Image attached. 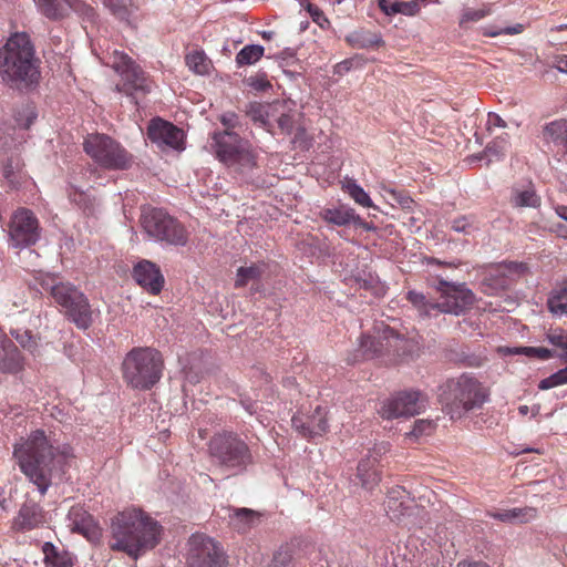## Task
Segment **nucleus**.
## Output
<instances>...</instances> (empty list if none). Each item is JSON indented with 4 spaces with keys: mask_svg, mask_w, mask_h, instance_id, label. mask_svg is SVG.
Segmentation results:
<instances>
[{
    "mask_svg": "<svg viewBox=\"0 0 567 567\" xmlns=\"http://www.w3.org/2000/svg\"><path fill=\"white\" fill-rule=\"evenodd\" d=\"M13 455L20 470L43 495L50 487L53 476L61 477L66 461L73 457V451L66 444L54 446L44 431L35 430L24 442L14 445Z\"/></svg>",
    "mask_w": 567,
    "mask_h": 567,
    "instance_id": "f257e3e1",
    "label": "nucleus"
},
{
    "mask_svg": "<svg viewBox=\"0 0 567 567\" xmlns=\"http://www.w3.org/2000/svg\"><path fill=\"white\" fill-rule=\"evenodd\" d=\"M162 526L137 508L118 513L111 524L112 550L127 554L136 560L159 543Z\"/></svg>",
    "mask_w": 567,
    "mask_h": 567,
    "instance_id": "f03ea898",
    "label": "nucleus"
},
{
    "mask_svg": "<svg viewBox=\"0 0 567 567\" xmlns=\"http://www.w3.org/2000/svg\"><path fill=\"white\" fill-rule=\"evenodd\" d=\"M0 78L10 87L20 91L38 84V60L27 33H14L0 49Z\"/></svg>",
    "mask_w": 567,
    "mask_h": 567,
    "instance_id": "7ed1b4c3",
    "label": "nucleus"
},
{
    "mask_svg": "<svg viewBox=\"0 0 567 567\" xmlns=\"http://www.w3.org/2000/svg\"><path fill=\"white\" fill-rule=\"evenodd\" d=\"M489 399V391L468 373L446 380L437 388V401L452 420H458L470 412L480 410Z\"/></svg>",
    "mask_w": 567,
    "mask_h": 567,
    "instance_id": "20e7f679",
    "label": "nucleus"
},
{
    "mask_svg": "<svg viewBox=\"0 0 567 567\" xmlns=\"http://www.w3.org/2000/svg\"><path fill=\"white\" fill-rule=\"evenodd\" d=\"M208 453L212 464L229 475L245 473L255 462L249 445L230 432L215 434L209 440Z\"/></svg>",
    "mask_w": 567,
    "mask_h": 567,
    "instance_id": "39448f33",
    "label": "nucleus"
},
{
    "mask_svg": "<svg viewBox=\"0 0 567 567\" xmlns=\"http://www.w3.org/2000/svg\"><path fill=\"white\" fill-rule=\"evenodd\" d=\"M123 378L134 389L150 390L161 379L162 354L153 348H133L122 362Z\"/></svg>",
    "mask_w": 567,
    "mask_h": 567,
    "instance_id": "423d86ee",
    "label": "nucleus"
},
{
    "mask_svg": "<svg viewBox=\"0 0 567 567\" xmlns=\"http://www.w3.org/2000/svg\"><path fill=\"white\" fill-rule=\"evenodd\" d=\"M441 262L435 258L427 257V276L437 279V291L441 292V300L434 303L427 301V311L436 309L440 312L460 316L470 309L475 300L474 293L465 284L453 285L449 276L436 274L432 268L439 267Z\"/></svg>",
    "mask_w": 567,
    "mask_h": 567,
    "instance_id": "0eeeda50",
    "label": "nucleus"
},
{
    "mask_svg": "<svg viewBox=\"0 0 567 567\" xmlns=\"http://www.w3.org/2000/svg\"><path fill=\"white\" fill-rule=\"evenodd\" d=\"M83 148L96 164L105 169L124 171L133 163V155L117 141L105 134L87 135Z\"/></svg>",
    "mask_w": 567,
    "mask_h": 567,
    "instance_id": "6e6552de",
    "label": "nucleus"
},
{
    "mask_svg": "<svg viewBox=\"0 0 567 567\" xmlns=\"http://www.w3.org/2000/svg\"><path fill=\"white\" fill-rule=\"evenodd\" d=\"M141 225L150 238L168 245L184 246L187 243L185 228L162 208H142Z\"/></svg>",
    "mask_w": 567,
    "mask_h": 567,
    "instance_id": "1a4fd4ad",
    "label": "nucleus"
},
{
    "mask_svg": "<svg viewBox=\"0 0 567 567\" xmlns=\"http://www.w3.org/2000/svg\"><path fill=\"white\" fill-rule=\"evenodd\" d=\"M50 295L65 310V315L79 329L86 330L93 323V311L87 298L71 284L58 282L49 287Z\"/></svg>",
    "mask_w": 567,
    "mask_h": 567,
    "instance_id": "9d476101",
    "label": "nucleus"
},
{
    "mask_svg": "<svg viewBox=\"0 0 567 567\" xmlns=\"http://www.w3.org/2000/svg\"><path fill=\"white\" fill-rule=\"evenodd\" d=\"M114 70L121 75L122 82L116 84L117 92H123L134 97L135 93L150 92V82L141 66L126 53L114 52Z\"/></svg>",
    "mask_w": 567,
    "mask_h": 567,
    "instance_id": "9b49d317",
    "label": "nucleus"
},
{
    "mask_svg": "<svg viewBox=\"0 0 567 567\" xmlns=\"http://www.w3.org/2000/svg\"><path fill=\"white\" fill-rule=\"evenodd\" d=\"M188 567H226L227 556L213 538L193 535L189 540Z\"/></svg>",
    "mask_w": 567,
    "mask_h": 567,
    "instance_id": "f8f14e48",
    "label": "nucleus"
},
{
    "mask_svg": "<svg viewBox=\"0 0 567 567\" xmlns=\"http://www.w3.org/2000/svg\"><path fill=\"white\" fill-rule=\"evenodd\" d=\"M9 241L16 248L34 245L40 238L39 220L28 208L17 209L8 225Z\"/></svg>",
    "mask_w": 567,
    "mask_h": 567,
    "instance_id": "ddd939ff",
    "label": "nucleus"
},
{
    "mask_svg": "<svg viewBox=\"0 0 567 567\" xmlns=\"http://www.w3.org/2000/svg\"><path fill=\"white\" fill-rule=\"evenodd\" d=\"M383 327L386 324L381 323L373 328V334L363 333L359 338L358 347L351 351L347 357L349 364H355L368 360H380L386 364L389 357V347L386 346L383 336Z\"/></svg>",
    "mask_w": 567,
    "mask_h": 567,
    "instance_id": "4468645a",
    "label": "nucleus"
},
{
    "mask_svg": "<svg viewBox=\"0 0 567 567\" xmlns=\"http://www.w3.org/2000/svg\"><path fill=\"white\" fill-rule=\"evenodd\" d=\"M383 339L389 347L386 364L410 362L420 355V342L414 338H404L391 327H383Z\"/></svg>",
    "mask_w": 567,
    "mask_h": 567,
    "instance_id": "2eb2a0df",
    "label": "nucleus"
},
{
    "mask_svg": "<svg viewBox=\"0 0 567 567\" xmlns=\"http://www.w3.org/2000/svg\"><path fill=\"white\" fill-rule=\"evenodd\" d=\"M420 392L416 391H402L392 398L383 401L380 415L383 419H396L402 416H413L417 413V402L420 400Z\"/></svg>",
    "mask_w": 567,
    "mask_h": 567,
    "instance_id": "dca6fc26",
    "label": "nucleus"
},
{
    "mask_svg": "<svg viewBox=\"0 0 567 567\" xmlns=\"http://www.w3.org/2000/svg\"><path fill=\"white\" fill-rule=\"evenodd\" d=\"M147 137L159 147L167 146L173 150L183 148V130L162 118L151 121L147 127Z\"/></svg>",
    "mask_w": 567,
    "mask_h": 567,
    "instance_id": "f3484780",
    "label": "nucleus"
},
{
    "mask_svg": "<svg viewBox=\"0 0 567 567\" xmlns=\"http://www.w3.org/2000/svg\"><path fill=\"white\" fill-rule=\"evenodd\" d=\"M47 523V513L41 505L32 499H27L13 518L12 528L16 532L25 533L44 527Z\"/></svg>",
    "mask_w": 567,
    "mask_h": 567,
    "instance_id": "a211bd4d",
    "label": "nucleus"
},
{
    "mask_svg": "<svg viewBox=\"0 0 567 567\" xmlns=\"http://www.w3.org/2000/svg\"><path fill=\"white\" fill-rule=\"evenodd\" d=\"M213 141L217 158L227 166L234 163V158L248 144L237 133L229 130L214 133Z\"/></svg>",
    "mask_w": 567,
    "mask_h": 567,
    "instance_id": "6ab92c4d",
    "label": "nucleus"
},
{
    "mask_svg": "<svg viewBox=\"0 0 567 567\" xmlns=\"http://www.w3.org/2000/svg\"><path fill=\"white\" fill-rule=\"evenodd\" d=\"M292 427L303 437L312 439L321 436L328 430L326 412L317 406L312 414H298L291 419Z\"/></svg>",
    "mask_w": 567,
    "mask_h": 567,
    "instance_id": "aec40b11",
    "label": "nucleus"
},
{
    "mask_svg": "<svg viewBox=\"0 0 567 567\" xmlns=\"http://www.w3.org/2000/svg\"><path fill=\"white\" fill-rule=\"evenodd\" d=\"M415 508L405 489L393 488L389 492L385 501V513L391 520L401 523L410 519Z\"/></svg>",
    "mask_w": 567,
    "mask_h": 567,
    "instance_id": "412c9836",
    "label": "nucleus"
},
{
    "mask_svg": "<svg viewBox=\"0 0 567 567\" xmlns=\"http://www.w3.org/2000/svg\"><path fill=\"white\" fill-rule=\"evenodd\" d=\"M68 527L72 533H79L89 540H95L100 537V528L94 522L92 515L82 506H72L68 513Z\"/></svg>",
    "mask_w": 567,
    "mask_h": 567,
    "instance_id": "4be33fe9",
    "label": "nucleus"
},
{
    "mask_svg": "<svg viewBox=\"0 0 567 567\" xmlns=\"http://www.w3.org/2000/svg\"><path fill=\"white\" fill-rule=\"evenodd\" d=\"M133 278L152 295H158L164 286L159 268L152 261H140L133 269Z\"/></svg>",
    "mask_w": 567,
    "mask_h": 567,
    "instance_id": "5701e85b",
    "label": "nucleus"
},
{
    "mask_svg": "<svg viewBox=\"0 0 567 567\" xmlns=\"http://www.w3.org/2000/svg\"><path fill=\"white\" fill-rule=\"evenodd\" d=\"M37 3L40 11L51 20L62 19L71 11L85 14L92 11L81 0H38Z\"/></svg>",
    "mask_w": 567,
    "mask_h": 567,
    "instance_id": "b1692460",
    "label": "nucleus"
},
{
    "mask_svg": "<svg viewBox=\"0 0 567 567\" xmlns=\"http://www.w3.org/2000/svg\"><path fill=\"white\" fill-rule=\"evenodd\" d=\"M23 369V357L11 341L7 340L0 344V371L16 374Z\"/></svg>",
    "mask_w": 567,
    "mask_h": 567,
    "instance_id": "393cba45",
    "label": "nucleus"
},
{
    "mask_svg": "<svg viewBox=\"0 0 567 567\" xmlns=\"http://www.w3.org/2000/svg\"><path fill=\"white\" fill-rule=\"evenodd\" d=\"M42 551L44 554L45 567H73L74 566L73 555L65 549L58 548L51 542H45L43 544Z\"/></svg>",
    "mask_w": 567,
    "mask_h": 567,
    "instance_id": "a878e982",
    "label": "nucleus"
},
{
    "mask_svg": "<svg viewBox=\"0 0 567 567\" xmlns=\"http://www.w3.org/2000/svg\"><path fill=\"white\" fill-rule=\"evenodd\" d=\"M377 462V456L370 455L358 464L357 476L361 482V486L365 489H372L381 480L379 471L374 467Z\"/></svg>",
    "mask_w": 567,
    "mask_h": 567,
    "instance_id": "bb28decb",
    "label": "nucleus"
},
{
    "mask_svg": "<svg viewBox=\"0 0 567 567\" xmlns=\"http://www.w3.org/2000/svg\"><path fill=\"white\" fill-rule=\"evenodd\" d=\"M259 519V513L250 508H235L229 515V524L234 529L240 533H245L251 528Z\"/></svg>",
    "mask_w": 567,
    "mask_h": 567,
    "instance_id": "cd10ccee",
    "label": "nucleus"
},
{
    "mask_svg": "<svg viewBox=\"0 0 567 567\" xmlns=\"http://www.w3.org/2000/svg\"><path fill=\"white\" fill-rule=\"evenodd\" d=\"M104 6L121 21L130 22V18L138 10L134 0H104Z\"/></svg>",
    "mask_w": 567,
    "mask_h": 567,
    "instance_id": "c85d7f7f",
    "label": "nucleus"
},
{
    "mask_svg": "<svg viewBox=\"0 0 567 567\" xmlns=\"http://www.w3.org/2000/svg\"><path fill=\"white\" fill-rule=\"evenodd\" d=\"M321 217L330 224H334L337 226H346L349 224H353L355 212L349 207H338V208H327L320 213Z\"/></svg>",
    "mask_w": 567,
    "mask_h": 567,
    "instance_id": "c756f323",
    "label": "nucleus"
},
{
    "mask_svg": "<svg viewBox=\"0 0 567 567\" xmlns=\"http://www.w3.org/2000/svg\"><path fill=\"white\" fill-rule=\"evenodd\" d=\"M544 140L567 146V121L558 120L546 124L543 128Z\"/></svg>",
    "mask_w": 567,
    "mask_h": 567,
    "instance_id": "7c9ffc66",
    "label": "nucleus"
},
{
    "mask_svg": "<svg viewBox=\"0 0 567 567\" xmlns=\"http://www.w3.org/2000/svg\"><path fill=\"white\" fill-rule=\"evenodd\" d=\"M268 107L269 105L259 102H249L245 106V113L254 123H258L267 132L271 133L272 125L268 121Z\"/></svg>",
    "mask_w": 567,
    "mask_h": 567,
    "instance_id": "2f4dec72",
    "label": "nucleus"
},
{
    "mask_svg": "<svg viewBox=\"0 0 567 567\" xmlns=\"http://www.w3.org/2000/svg\"><path fill=\"white\" fill-rule=\"evenodd\" d=\"M234 159V163L228 165V167L241 175L250 174L257 166L256 155L250 151L248 144Z\"/></svg>",
    "mask_w": 567,
    "mask_h": 567,
    "instance_id": "473e14b6",
    "label": "nucleus"
},
{
    "mask_svg": "<svg viewBox=\"0 0 567 567\" xmlns=\"http://www.w3.org/2000/svg\"><path fill=\"white\" fill-rule=\"evenodd\" d=\"M185 62L190 71L199 75L208 74L212 66V61L202 50H196L186 54Z\"/></svg>",
    "mask_w": 567,
    "mask_h": 567,
    "instance_id": "72a5a7b5",
    "label": "nucleus"
},
{
    "mask_svg": "<svg viewBox=\"0 0 567 567\" xmlns=\"http://www.w3.org/2000/svg\"><path fill=\"white\" fill-rule=\"evenodd\" d=\"M264 272V264H254L249 267H239L236 274L235 287L241 288L245 287L250 281H258L260 280Z\"/></svg>",
    "mask_w": 567,
    "mask_h": 567,
    "instance_id": "f704fd0d",
    "label": "nucleus"
},
{
    "mask_svg": "<svg viewBox=\"0 0 567 567\" xmlns=\"http://www.w3.org/2000/svg\"><path fill=\"white\" fill-rule=\"evenodd\" d=\"M265 49L259 44H249L244 47L236 55L238 66L251 65L259 61L264 55Z\"/></svg>",
    "mask_w": 567,
    "mask_h": 567,
    "instance_id": "c9c22d12",
    "label": "nucleus"
},
{
    "mask_svg": "<svg viewBox=\"0 0 567 567\" xmlns=\"http://www.w3.org/2000/svg\"><path fill=\"white\" fill-rule=\"evenodd\" d=\"M269 567H295V549L290 545L280 546L272 555Z\"/></svg>",
    "mask_w": 567,
    "mask_h": 567,
    "instance_id": "e433bc0d",
    "label": "nucleus"
},
{
    "mask_svg": "<svg viewBox=\"0 0 567 567\" xmlns=\"http://www.w3.org/2000/svg\"><path fill=\"white\" fill-rule=\"evenodd\" d=\"M343 189L350 195V197L359 205L363 207H372V200L365 190L359 186L354 181L348 179L343 184Z\"/></svg>",
    "mask_w": 567,
    "mask_h": 567,
    "instance_id": "4c0bfd02",
    "label": "nucleus"
},
{
    "mask_svg": "<svg viewBox=\"0 0 567 567\" xmlns=\"http://www.w3.org/2000/svg\"><path fill=\"white\" fill-rule=\"evenodd\" d=\"M10 333L23 349L32 354L37 352L38 341L30 330L13 329Z\"/></svg>",
    "mask_w": 567,
    "mask_h": 567,
    "instance_id": "58836bf2",
    "label": "nucleus"
},
{
    "mask_svg": "<svg viewBox=\"0 0 567 567\" xmlns=\"http://www.w3.org/2000/svg\"><path fill=\"white\" fill-rule=\"evenodd\" d=\"M512 203L516 207H536L539 198L533 189L516 192L512 197Z\"/></svg>",
    "mask_w": 567,
    "mask_h": 567,
    "instance_id": "ea45409f",
    "label": "nucleus"
},
{
    "mask_svg": "<svg viewBox=\"0 0 567 567\" xmlns=\"http://www.w3.org/2000/svg\"><path fill=\"white\" fill-rule=\"evenodd\" d=\"M21 159L18 154H11V156L7 159L6 164L2 168V176L7 179L11 185L17 183V173L21 168Z\"/></svg>",
    "mask_w": 567,
    "mask_h": 567,
    "instance_id": "a19ab883",
    "label": "nucleus"
},
{
    "mask_svg": "<svg viewBox=\"0 0 567 567\" xmlns=\"http://www.w3.org/2000/svg\"><path fill=\"white\" fill-rule=\"evenodd\" d=\"M69 198L75 203L80 208H82L85 213H92L94 208V199L83 190L74 187L69 193Z\"/></svg>",
    "mask_w": 567,
    "mask_h": 567,
    "instance_id": "79ce46f5",
    "label": "nucleus"
},
{
    "mask_svg": "<svg viewBox=\"0 0 567 567\" xmlns=\"http://www.w3.org/2000/svg\"><path fill=\"white\" fill-rule=\"evenodd\" d=\"M508 144H509V142H508L507 135L498 136L494 141H492L491 143L487 144L484 153H485V155H487L489 157L501 158L505 155Z\"/></svg>",
    "mask_w": 567,
    "mask_h": 567,
    "instance_id": "37998d69",
    "label": "nucleus"
},
{
    "mask_svg": "<svg viewBox=\"0 0 567 567\" xmlns=\"http://www.w3.org/2000/svg\"><path fill=\"white\" fill-rule=\"evenodd\" d=\"M567 383V367L558 370L557 372L553 373L548 378L543 379L539 384L538 389L540 390H549L551 388L566 384Z\"/></svg>",
    "mask_w": 567,
    "mask_h": 567,
    "instance_id": "c03bdc74",
    "label": "nucleus"
},
{
    "mask_svg": "<svg viewBox=\"0 0 567 567\" xmlns=\"http://www.w3.org/2000/svg\"><path fill=\"white\" fill-rule=\"evenodd\" d=\"M489 13H491L489 6H485L484 8H481V9L466 8L463 10L462 17L460 19V25L464 27L467 22L480 21L481 19L485 18Z\"/></svg>",
    "mask_w": 567,
    "mask_h": 567,
    "instance_id": "a18cd8bd",
    "label": "nucleus"
},
{
    "mask_svg": "<svg viewBox=\"0 0 567 567\" xmlns=\"http://www.w3.org/2000/svg\"><path fill=\"white\" fill-rule=\"evenodd\" d=\"M534 507H515L509 509L511 524L525 523L536 517Z\"/></svg>",
    "mask_w": 567,
    "mask_h": 567,
    "instance_id": "49530a36",
    "label": "nucleus"
},
{
    "mask_svg": "<svg viewBox=\"0 0 567 567\" xmlns=\"http://www.w3.org/2000/svg\"><path fill=\"white\" fill-rule=\"evenodd\" d=\"M451 228L454 231L461 233L464 235H471L475 230H477L475 223L470 217H466V216H461L458 218H455L451 224Z\"/></svg>",
    "mask_w": 567,
    "mask_h": 567,
    "instance_id": "de8ad7c7",
    "label": "nucleus"
},
{
    "mask_svg": "<svg viewBox=\"0 0 567 567\" xmlns=\"http://www.w3.org/2000/svg\"><path fill=\"white\" fill-rule=\"evenodd\" d=\"M301 6L306 8L312 20L318 23L320 27H323V22H328L327 18L324 17L322 10L310 3L309 1L305 0L301 1Z\"/></svg>",
    "mask_w": 567,
    "mask_h": 567,
    "instance_id": "09e8293b",
    "label": "nucleus"
},
{
    "mask_svg": "<svg viewBox=\"0 0 567 567\" xmlns=\"http://www.w3.org/2000/svg\"><path fill=\"white\" fill-rule=\"evenodd\" d=\"M248 86L256 91H266L271 87L270 82L267 80L266 74H257L255 76H249L246 80Z\"/></svg>",
    "mask_w": 567,
    "mask_h": 567,
    "instance_id": "8fccbe9b",
    "label": "nucleus"
},
{
    "mask_svg": "<svg viewBox=\"0 0 567 567\" xmlns=\"http://www.w3.org/2000/svg\"><path fill=\"white\" fill-rule=\"evenodd\" d=\"M524 30V27L523 24L520 23H517L516 25L514 27H507V28H504V29H497V30H488V29H484L483 30V34L485 37H497L499 34H518V33H522Z\"/></svg>",
    "mask_w": 567,
    "mask_h": 567,
    "instance_id": "3c124183",
    "label": "nucleus"
},
{
    "mask_svg": "<svg viewBox=\"0 0 567 567\" xmlns=\"http://www.w3.org/2000/svg\"><path fill=\"white\" fill-rule=\"evenodd\" d=\"M406 299L420 311L421 316L425 313V296L422 292L410 290Z\"/></svg>",
    "mask_w": 567,
    "mask_h": 567,
    "instance_id": "603ef678",
    "label": "nucleus"
},
{
    "mask_svg": "<svg viewBox=\"0 0 567 567\" xmlns=\"http://www.w3.org/2000/svg\"><path fill=\"white\" fill-rule=\"evenodd\" d=\"M546 338L550 344L560 349H564L567 343V334L563 330H554Z\"/></svg>",
    "mask_w": 567,
    "mask_h": 567,
    "instance_id": "864d4df0",
    "label": "nucleus"
},
{
    "mask_svg": "<svg viewBox=\"0 0 567 567\" xmlns=\"http://www.w3.org/2000/svg\"><path fill=\"white\" fill-rule=\"evenodd\" d=\"M277 124L284 134L290 135L293 131V118L290 114H281L277 120Z\"/></svg>",
    "mask_w": 567,
    "mask_h": 567,
    "instance_id": "5fc2aeb1",
    "label": "nucleus"
},
{
    "mask_svg": "<svg viewBox=\"0 0 567 567\" xmlns=\"http://www.w3.org/2000/svg\"><path fill=\"white\" fill-rule=\"evenodd\" d=\"M391 199L399 204L403 209H411L413 205V199L410 196L403 195L400 192L391 189L390 192Z\"/></svg>",
    "mask_w": 567,
    "mask_h": 567,
    "instance_id": "6e6d98bb",
    "label": "nucleus"
},
{
    "mask_svg": "<svg viewBox=\"0 0 567 567\" xmlns=\"http://www.w3.org/2000/svg\"><path fill=\"white\" fill-rule=\"evenodd\" d=\"M548 309L554 315H566L567 316V303H563L561 301L555 300V298H548L547 300Z\"/></svg>",
    "mask_w": 567,
    "mask_h": 567,
    "instance_id": "4d7b16f0",
    "label": "nucleus"
},
{
    "mask_svg": "<svg viewBox=\"0 0 567 567\" xmlns=\"http://www.w3.org/2000/svg\"><path fill=\"white\" fill-rule=\"evenodd\" d=\"M379 6L386 14H393L400 11V1L398 0H380Z\"/></svg>",
    "mask_w": 567,
    "mask_h": 567,
    "instance_id": "13d9d810",
    "label": "nucleus"
},
{
    "mask_svg": "<svg viewBox=\"0 0 567 567\" xmlns=\"http://www.w3.org/2000/svg\"><path fill=\"white\" fill-rule=\"evenodd\" d=\"M220 122L227 128H234L238 125V116L233 112H228L220 116Z\"/></svg>",
    "mask_w": 567,
    "mask_h": 567,
    "instance_id": "bf43d9fd",
    "label": "nucleus"
},
{
    "mask_svg": "<svg viewBox=\"0 0 567 567\" xmlns=\"http://www.w3.org/2000/svg\"><path fill=\"white\" fill-rule=\"evenodd\" d=\"M400 11L398 13H403L406 16H414L420 11L417 3L415 2H400Z\"/></svg>",
    "mask_w": 567,
    "mask_h": 567,
    "instance_id": "052dcab7",
    "label": "nucleus"
},
{
    "mask_svg": "<svg viewBox=\"0 0 567 567\" xmlns=\"http://www.w3.org/2000/svg\"><path fill=\"white\" fill-rule=\"evenodd\" d=\"M487 126L491 128L494 127H506V122L496 113H488L487 117Z\"/></svg>",
    "mask_w": 567,
    "mask_h": 567,
    "instance_id": "680f3d73",
    "label": "nucleus"
},
{
    "mask_svg": "<svg viewBox=\"0 0 567 567\" xmlns=\"http://www.w3.org/2000/svg\"><path fill=\"white\" fill-rule=\"evenodd\" d=\"M553 357H555L554 351L544 347H535L534 358H537L539 360H548Z\"/></svg>",
    "mask_w": 567,
    "mask_h": 567,
    "instance_id": "e2e57ef3",
    "label": "nucleus"
},
{
    "mask_svg": "<svg viewBox=\"0 0 567 567\" xmlns=\"http://www.w3.org/2000/svg\"><path fill=\"white\" fill-rule=\"evenodd\" d=\"M424 431H425V421L424 420H416L414 422L413 430L410 433H408V435L410 437L417 439V437H420L424 433Z\"/></svg>",
    "mask_w": 567,
    "mask_h": 567,
    "instance_id": "0e129e2a",
    "label": "nucleus"
},
{
    "mask_svg": "<svg viewBox=\"0 0 567 567\" xmlns=\"http://www.w3.org/2000/svg\"><path fill=\"white\" fill-rule=\"evenodd\" d=\"M511 354H524L529 358H534L535 347H517L507 350Z\"/></svg>",
    "mask_w": 567,
    "mask_h": 567,
    "instance_id": "69168bd1",
    "label": "nucleus"
},
{
    "mask_svg": "<svg viewBox=\"0 0 567 567\" xmlns=\"http://www.w3.org/2000/svg\"><path fill=\"white\" fill-rule=\"evenodd\" d=\"M488 516L498 519L504 523H511L509 509H501L496 512H489Z\"/></svg>",
    "mask_w": 567,
    "mask_h": 567,
    "instance_id": "338daca9",
    "label": "nucleus"
},
{
    "mask_svg": "<svg viewBox=\"0 0 567 567\" xmlns=\"http://www.w3.org/2000/svg\"><path fill=\"white\" fill-rule=\"evenodd\" d=\"M456 567H489L488 564L482 560H461L457 563Z\"/></svg>",
    "mask_w": 567,
    "mask_h": 567,
    "instance_id": "774afa93",
    "label": "nucleus"
}]
</instances>
